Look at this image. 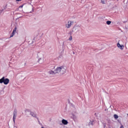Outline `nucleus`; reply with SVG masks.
<instances>
[{"mask_svg": "<svg viewBox=\"0 0 128 128\" xmlns=\"http://www.w3.org/2000/svg\"><path fill=\"white\" fill-rule=\"evenodd\" d=\"M56 66H49L50 70L48 72V74H50L52 76L56 74H64L66 72V66H60L54 70Z\"/></svg>", "mask_w": 128, "mask_h": 128, "instance_id": "nucleus-1", "label": "nucleus"}, {"mask_svg": "<svg viewBox=\"0 0 128 128\" xmlns=\"http://www.w3.org/2000/svg\"><path fill=\"white\" fill-rule=\"evenodd\" d=\"M8 84L10 82V79L8 78H5L4 76H3L1 79H0V84Z\"/></svg>", "mask_w": 128, "mask_h": 128, "instance_id": "nucleus-2", "label": "nucleus"}, {"mask_svg": "<svg viewBox=\"0 0 128 128\" xmlns=\"http://www.w3.org/2000/svg\"><path fill=\"white\" fill-rule=\"evenodd\" d=\"M72 24H74V22L68 20V23L65 25L66 28H70L72 26Z\"/></svg>", "mask_w": 128, "mask_h": 128, "instance_id": "nucleus-3", "label": "nucleus"}, {"mask_svg": "<svg viewBox=\"0 0 128 128\" xmlns=\"http://www.w3.org/2000/svg\"><path fill=\"white\" fill-rule=\"evenodd\" d=\"M13 122L14 124L16 122V118L17 112L16 110H14L13 113Z\"/></svg>", "mask_w": 128, "mask_h": 128, "instance_id": "nucleus-4", "label": "nucleus"}, {"mask_svg": "<svg viewBox=\"0 0 128 128\" xmlns=\"http://www.w3.org/2000/svg\"><path fill=\"white\" fill-rule=\"evenodd\" d=\"M39 64H42L44 62V54H41V56L38 59Z\"/></svg>", "mask_w": 128, "mask_h": 128, "instance_id": "nucleus-5", "label": "nucleus"}, {"mask_svg": "<svg viewBox=\"0 0 128 128\" xmlns=\"http://www.w3.org/2000/svg\"><path fill=\"white\" fill-rule=\"evenodd\" d=\"M117 46L118 48H120V50H124V45H120V43H118Z\"/></svg>", "mask_w": 128, "mask_h": 128, "instance_id": "nucleus-6", "label": "nucleus"}, {"mask_svg": "<svg viewBox=\"0 0 128 128\" xmlns=\"http://www.w3.org/2000/svg\"><path fill=\"white\" fill-rule=\"evenodd\" d=\"M62 124H64V126H66V124H68V120H64V119H63L62 120Z\"/></svg>", "mask_w": 128, "mask_h": 128, "instance_id": "nucleus-7", "label": "nucleus"}, {"mask_svg": "<svg viewBox=\"0 0 128 128\" xmlns=\"http://www.w3.org/2000/svg\"><path fill=\"white\" fill-rule=\"evenodd\" d=\"M30 116H33V118H36V113H34V112H30Z\"/></svg>", "mask_w": 128, "mask_h": 128, "instance_id": "nucleus-8", "label": "nucleus"}, {"mask_svg": "<svg viewBox=\"0 0 128 128\" xmlns=\"http://www.w3.org/2000/svg\"><path fill=\"white\" fill-rule=\"evenodd\" d=\"M16 30H18V28L16 26L14 28V29L12 32L14 34H16Z\"/></svg>", "mask_w": 128, "mask_h": 128, "instance_id": "nucleus-9", "label": "nucleus"}, {"mask_svg": "<svg viewBox=\"0 0 128 128\" xmlns=\"http://www.w3.org/2000/svg\"><path fill=\"white\" fill-rule=\"evenodd\" d=\"M114 118H115V120H118V116L116 115V114H114Z\"/></svg>", "mask_w": 128, "mask_h": 128, "instance_id": "nucleus-10", "label": "nucleus"}, {"mask_svg": "<svg viewBox=\"0 0 128 128\" xmlns=\"http://www.w3.org/2000/svg\"><path fill=\"white\" fill-rule=\"evenodd\" d=\"M90 126H94V121H90L89 122Z\"/></svg>", "mask_w": 128, "mask_h": 128, "instance_id": "nucleus-11", "label": "nucleus"}, {"mask_svg": "<svg viewBox=\"0 0 128 128\" xmlns=\"http://www.w3.org/2000/svg\"><path fill=\"white\" fill-rule=\"evenodd\" d=\"M14 34H16L14 33V32H12V33L10 36V38H12V36H14Z\"/></svg>", "mask_w": 128, "mask_h": 128, "instance_id": "nucleus-12", "label": "nucleus"}, {"mask_svg": "<svg viewBox=\"0 0 128 128\" xmlns=\"http://www.w3.org/2000/svg\"><path fill=\"white\" fill-rule=\"evenodd\" d=\"M101 2L102 4H104L105 2H106V0H101Z\"/></svg>", "mask_w": 128, "mask_h": 128, "instance_id": "nucleus-13", "label": "nucleus"}, {"mask_svg": "<svg viewBox=\"0 0 128 128\" xmlns=\"http://www.w3.org/2000/svg\"><path fill=\"white\" fill-rule=\"evenodd\" d=\"M106 24L108 25H110V24H112V22L110 21H107Z\"/></svg>", "mask_w": 128, "mask_h": 128, "instance_id": "nucleus-14", "label": "nucleus"}, {"mask_svg": "<svg viewBox=\"0 0 128 128\" xmlns=\"http://www.w3.org/2000/svg\"><path fill=\"white\" fill-rule=\"evenodd\" d=\"M69 40H72V36H70L69 38Z\"/></svg>", "mask_w": 128, "mask_h": 128, "instance_id": "nucleus-15", "label": "nucleus"}, {"mask_svg": "<svg viewBox=\"0 0 128 128\" xmlns=\"http://www.w3.org/2000/svg\"><path fill=\"white\" fill-rule=\"evenodd\" d=\"M120 128H124V126L122 125L120 127Z\"/></svg>", "mask_w": 128, "mask_h": 128, "instance_id": "nucleus-16", "label": "nucleus"}, {"mask_svg": "<svg viewBox=\"0 0 128 128\" xmlns=\"http://www.w3.org/2000/svg\"><path fill=\"white\" fill-rule=\"evenodd\" d=\"M22 0H16V2H22Z\"/></svg>", "mask_w": 128, "mask_h": 128, "instance_id": "nucleus-17", "label": "nucleus"}, {"mask_svg": "<svg viewBox=\"0 0 128 128\" xmlns=\"http://www.w3.org/2000/svg\"><path fill=\"white\" fill-rule=\"evenodd\" d=\"M24 6V5H22L21 6H20V8H22Z\"/></svg>", "mask_w": 128, "mask_h": 128, "instance_id": "nucleus-18", "label": "nucleus"}, {"mask_svg": "<svg viewBox=\"0 0 128 128\" xmlns=\"http://www.w3.org/2000/svg\"><path fill=\"white\" fill-rule=\"evenodd\" d=\"M41 128H44V126H42Z\"/></svg>", "mask_w": 128, "mask_h": 128, "instance_id": "nucleus-19", "label": "nucleus"}, {"mask_svg": "<svg viewBox=\"0 0 128 128\" xmlns=\"http://www.w3.org/2000/svg\"><path fill=\"white\" fill-rule=\"evenodd\" d=\"M32 12H34V8H32Z\"/></svg>", "mask_w": 128, "mask_h": 128, "instance_id": "nucleus-20", "label": "nucleus"}, {"mask_svg": "<svg viewBox=\"0 0 128 128\" xmlns=\"http://www.w3.org/2000/svg\"><path fill=\"white\" fill-rule=\"evenodd\" d=\"M74 54V52H73Z\"/></svg>", "mask_w": 128, "mask_h": 128, "instance_id": "nucleus-21", "label": "nucleus"}, {"mask_svg": "<svg viewBox=\"0 0 128 128\" xmlns=\"http://www.w3.org/2000/svg\"><path fill=\"white\" fill-rule=\"evenodd\" d=\"M20 18H22V16H20Z\"/></svg>", "mask_w": 128, "mask_h": 128, "instance_id": "nucleus-22", "label": "nucleus"}, {"mask_svg": "<svg viewBox=\"0 0 128 128\" xmlns=\"http://www.w3.org/2000/svg\"><path fill=\"white\" fill-rule=\"evenodd\" d=\"M74 28H76V26H74Z\"/></svg>", "mask_w": 128, "mask_h": 128, "instance_id": "nucleus-23", "label": "nucleus"}]
</instances>
